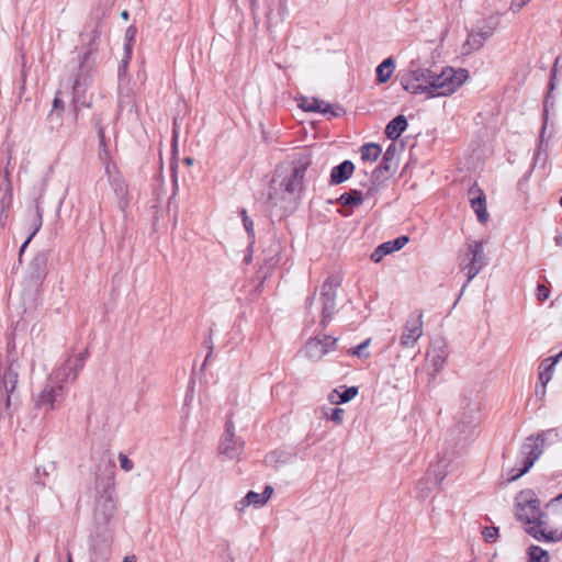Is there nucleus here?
<instances>
[{"label": "nucleus", "mask_w": 562, "mask_h": 562, "mask_svg": "<svg viewBox=\"0 0 562 562\" xmlns=\"http://www.w3.org/2000/svg\"><path fill=\"white\" fill-rule=\"evenodd\" d=\"M240 215H241V218H243V224H244L245 231H246V233L248 235V238H249V247H251L252 244L255 243L254 222H252V220H250L248 217L246 210H243L240 212Z\"/></svg>", "instance_id": "28"}, {"label": "nucleus", "mask_w": 562, "mask_h": 562, "mask_svg": "<svg viewBox=\"0 0 562 562\" xmlns=\"http://www.w3.org/2000/svg\"><path fill=\"white\" fill-rule=\"evenodd\" d=\"M244 441L235 435V427L227 422L217 447V458L221 462H238L244 452Z\"/></svg>", "instance_id": "5"}, {"label": "nucleus", "mask_w": 562, "mask_h": 562, "mask_svg": "<svg viewBox=\"0 0 562 562\" xmlns=\"http://www.w3.org/2000/svg\"><path fill=\"white\" fill-rule=\"evenodd\" d=\"M64 110H65V104H64L63 100L59 98V92H57V94L53 101V109L49 113V117L53 119L54 116H56L57 119H60Z\"/></svg>", "instance_id": "32"}, {"label": "nucleus", "mask_w": 562, "mask_h": 562, "mask_svg": "<svg viewBox=\"0 0 562 562\" xmlns=\"http://www.w3.org/2000/svg\"><path fill=\"white\" fill-rule=\"evenodd\" d=\"M267 199L268 201L273 204V205H277L278 203V200H279V192H278V188H276L274 186H271L268 191H267Z\"/></svg>", "instance_id": "42"}, {"label": "nucleus", "mask_w": 562, "mask_h": 562, "mask_svg": "<svg viewBox=\"0 0 562 562\" xmlns=\"http://www.w3.org/2000/svg\"><path fill=\"white\" fill-rule=\"evenodd\" d=\"M528 557V562H549L550 560L548 552L538 546L529 547Z\"/></svg>", "instance_id": "26"}, {"label": "nucleus", "mask_w": 562, "mask_h": 562, "mask_svg": "<svg viewBox=\"0 0 562 562\" xmlns=\"http://www.w3.org/2000/svg\"><path fill=\"white\" fill-rule=\"evenodd\" d=\"M371 342V339H367L363 342H361L359 346H357L355 349L351 350V355L358 356L359 358L367 359L370 355L369 352H366V349L369 347Z\"/></svg>", "instance_id": "34"}, {"label": "nucleus", "mask_w": 562, "mask_h": 562, "mask_svg": "<svg viewBox=\"0 0 562 562\" xmlns=\"http://www.w3.org/2000/svg\"><path fill=\"white\" fill-rule=\"evenodd\" d=\"M126 105L128 106V110L132 111L134 109V101L132 98H130L127 101H126Z\"/></svg>", "instance_id": "49"}, {"label": "nucleus", "mask_w": 562, "mask_h": 562, "mask_svg": "<svg viewBox=\"0 0 562 562\" xmlns=\"http://www.w3.org/2000/svg\"><path fill=\"white\" fill-rule=\"evenodd\" d=\"M353 169V164L349 160H345L331 170L330 182L334 184L342 183L351 177Z\"/></svg>", "instance_id": "16"}, {"label": "nucleus", "mask_w": 562, "mask_h": 562, "mask_svg": "<svg viewBox=\"0 0 562 562\" xmlns=\"http://www.w3.org/2000/svg\"><path fill=\"white\" fill-rule=\"evenodd\" d=\"M468 78L469 72L463 68L445 67L440 72L434 71L432 85H430V99L452 94Z\"/></svg>", "instance_id": "3"}, {"label": "nucleus", "mask_w": 562, "mask_h": 562, "mask_svg": "<svg viewBox=\"0 0 562 562\" xmlns=\"http://www.w3.org/2000/svg\"><path fill=\"white\" fill-rule=\"evenodd\" d=\"M119 462H120V467L125 471V472H130L133 470L134 468V463L131 459H128V457L124 453H120L119 454Z\"/></svg>", "instance_id": "37"}, {"label": "nucleus", "mask_w": 562, "mask_h": 562, "mask_svg": "<svg viewBox=\"0 0 562 562\" xmlns=\"http://www.w3.org/2000/svg\"><path fill=\"white\" fill-rule=\"evenodd\" d=\"M407 127V120L404 115H397L385 127V135L390 139H397Z\"/></svg>", "instance_id": "18"}, {"label": "nucleus", "mask_w": 562, "mask_h": 562, "mask_svg": "<svg viewBox=\"0 0 562 562\" xmlns=\"http://www.w3.org/2000/svg\"><path fill=\"white\" fill-rule=\"evenodd\" d=\"M38 482L42 484V485H45V480L44 479H41V476L38 477Z\"/></svg>", "instance_id": "57"}, {"label": "nucleus", "mask_w": 562, "mask_h": 562, "mask_svg": "<svg viewBox=\"0 0 562 562\" xmlns=\"http://www.w3.org/2000/svg\"><path fill=\"white\" fill-rule=\"evenodd\" d=\"M560 205L562 206V195H561V199H560Z\"/></svg>", "instance_id": "59"}, {"label": "nucleus", "mask_w": 562, "mask_h": 562, "mask_svg": "<svg viewBox=\"0 0 562 562\" xmlns=\"http://www.w3.org/2000/svg\"><path fill=\"white\" fill-rule=\"evenodd\" d=\"M360 154L363 161L373 162L382 154V148L375 143H368L361 147Z\"/></svg>", "instance_id": "22"}, {"label": "nucleus", "mask_w": 562, "mask_h": 562, "mask_svg": "<svg viewBox=\"0 0 562 562\" xmlns=\"http://www.w3.org/2000/svg\"><path fill=\"white\" fill-rule=\"evenodd\" d=\"M443 477H445V474H440V476H438V477L436 479V483H437V484H440V483H441V481L443 480Z\"/></svg>", "instance_id": "52"}, {"label": "nucleus", "mask_w": 562, "mask_h": 562, "mask_svg": "<svg viewBox=\"0 0 562 562\" xmlns=\"http://www.w3.org/2000/svg\"><path fill=\"white\" fill-rule=\"evenodd\" d=\"M103 166H104V171L109 177V180L112 183L120 182V177L117 175L116 166L111 160H106L105 164H103Z\"/></svg>", "instance_id": "33"}, {"label": "nucleus", "mask_w": 562, "mask_h": 562, "mask_svg": "<svg viewBox=\"0 0 562 562\" xmlns=\"http://www.w3.org/2000/svg\"><path fill=\"white\" fill-rule=\"evenodd\" d=\"M392 252V249H391V241H387V243H384L382 245H380L371 255V259L374 261V262H379L382 260V258L389 254Z\"/></svg>", "instance_id": "31"}, {"label": "nucleus", "mask_w": 562, "mask_h": 562, "mask_svg": "<svg viewBox=\"0 0 562 562\" xmlns=\"http://www.w3.org/2000/svg\"><path fill=\"white\" fill-rule=\"evenodd\" d=\"M445 362H446V355L443 351L431 357V364L436 371L440 370Z\"/></svg>", "instance_id": "38"}, {"label": "nucleus", "mask_w": 562, "mask_h": 562, "mask_svg": "<svg viewBox=\"0 0 562 562\" xmlns=\"http://www.w3.org/2000/svg\"><path fill=\"white\" fill-rule=\"evenodd\" d=\"M536 295H537V299H538L539 301H544V300H547V299L549 297V295H550V290H549L546 285H543V284H539V285L537 286V293H536Z\"/></svg>", "instance_id": "44"}, {"label": "nucleus", "mask_w": 562, "mask_h": 562, "mask_svg": "<svg viewBox=\"0 0 562 562\" xmlns=\"http://www.w3.org/2000/svg\"><path fill=\"white\" fill-rule=\"evenodd\" d=\"M105 503L108 504L109 510L112 512L114 509V505H113L111 496H108L105 498Z\"/></svg>", "instance_id": "47"}, {"label": "nucleus", "mask_w": 562, "mask_h": 562, "mask_svg": "<svg viewBox=\"0 0 562 562\" xmlns=\"http://www.w3.org/2000/svg\"><path fill=\"white\" fill-rule=\"evenodd\" d=\"M562 358V351L552 359H547L541 363V371L539 373V380L543 386H546L552 379V369Z\"/></svg>", "instance_id": "20"}, {"label": "nucleus", "mask_w": 562, "mask_h": 562, "mask_svg": "<svg viewBox=\"0 0 562 562\" xmlns=\"http://www.w3.org/2000/svg\"><path fill=\"white\" fill-rule=\"evenodd\" d=\"M557 436L553 430H548L539 434L535 439L528 438L522 446L524 465L517 474L513 475L509 481H515L521 475L527 473L533 463L539 459L543 452V446L548 436Z\"/></svg>", "instance_id": "7"}, {"label": "nucleus", "mask_w": 562, "mask_h": 562, "mask_svg": "<svg viewBox=\"0 0 562 562\" xmlns=\"http://www.w3.org/2000/svg\"><path fill=\"white\" fill-rule=\"evenodd\" d=\"M469 201L472 210L476 214L479 222L486 223L488 220L486 198L483 190L477 184H473L469 189Z\"/></svg>", "instance_id": "12"}, {"label": "nucleus", "mask_w": 562, "mask_h": 562, "mask_svg": "<svg viewBox=\"0 0 562 562\" xmlns=\"http://www.w3.org/2000/svg\"><path fill=\"white\" fill-rule=\"evenodd\" d=\"M434 70L422 67L417 63H411L409 68L402 75L403 89L412 94H425L430 99Z\"/></svg>", "instance_id": "4"}, {"label": "nucleus", "mask_w": 562, "mask_h": 562, "mask_svg": "<svg viewBox=\"0 0 562 562\" xmlns=\"http://www.w3.org/2000/svg\"><path fill=\"white\" fill-rule=\"evenodd\" d=\"M395 69V63L390 57L384 59L378 67H376V80L380 83L386 82L393 75Z\"/></svg>", "instance_id": "21"}, {"label": "nucleus", "mask_w": 562, "mask_h": 562, "mask_svg": "<svg viewBox=\"0 0 562 562\" xmlns=\"http://www.w3.org/2000/svg\"><path fill=\"white\" fill-rule=\"evenodd\" d=\"M135 36H136V27L133 25L128 26L125 31V44L124 45H130V48H132Z\"/></svg>", "instance_id": "41"}, {"label": "nucleus", "mask_w": 562, "mask_h": 562, "mask_svg": "<svg viewBox=\"0 0 562 562\" xmlns=\"http://www.w3.org/2000/svg\"><path fill=\"white\" fill-rule=\"evenodd\" d=\"M499 24V21L495 16H488L486 19H483L481 21H477L475 26L473 27L477 33H480L481 36L484 37L485 41H487L494 32L497 30Z\"/></svg>", "instance_id": "17"}, {"label": "nucleus", "mask_w": 562, "mask_h": 562, "mask_svg": "<svg viewBox=\"0 0 562 562\" xmlns=\"http://www.w3.org/2000/svg\"><path fill=\"white\" fill-rule=\"evenodd\" d=\"M531 0H513L510 3V10L514 13L519 12L527 3H529Z\"/></svg>", "instance_id": "45"}, {"label": "nucleus", "mask_w": 562, "mask_h": 562, "mask_svg": "<svg viewBox=\"0 0 562 562\" xmlns=\"http://www.w3.org/2000/svg\"><path fill=\"white\" fill-rule=\"evenodd\" d=\"M99 142H100V151H99V158L102 161V164H105L106 160H111L110 151L105 145V137H104V131L103 128H99L98 132Z\"/></svg>", "instance_id": "29"}, {"label": "nucleus", "mask_w": 562, "mask_h": 562, "mask_svg": "<svg viewBox=\"0 0 562 562\" xmlns=\"http://www.w3.org/2000/svg\"><path fill=\"white\" fill-rule=\"evenodd\" d=\"M244 260L246 263H249L251 261V254L247 255Z\"/></svg>", "instance_id": "54"}, {"label": "nucleus", "mask_w": 562, "mask_h": 562, "mask_svg": "<svg viewBox=\"0 0 562 562\" xmlns=\"http://www.w3.org/2000/svg\"><path fill=\"white\" fill-rule=\"evenodd\" d=\"M82 353L69 357L47 379L44 389L35 398L36 406L45 412L57 409L65 401L68 385L72 383L85 366Z\"/></svg>", "instance_id": "1"}, {"label": "nucleus", "mask_w": 562, "mask_h": 562, "mask_svg": "<svg viewBox=\"0 0 562 562\" xmlns=\"http://www.w3.org/2000/svg\"><path fill=\"white\" fill-rule=\"evenodd\" d=\"M553 503H554L557 506H561V505H562V494H560L559 496H557V497L553 499Z\"/></svg>", "instance_id": "48"}, {"label": "nucleus", "mask_w": 562, "mask_h": 562, "mask_svg": "<svg viewBox=\"0 0 562 562\" xmlns=\"http://www.w3.org/2000/svg\"><path fill=\"white\" fill-rule=\"evenodd\" d=\"M337 339L323 335L311 338L303 348L304 356L311 361H319L325 355L333 350Z\"/></svg>", "instance_id": "10"}, {"label": "nucleus", "mask_w": 562, "mask_h": 562, "mask_svg": "<svg viewBox=\"0 0 562 562\" xmlns=\"http://www.w3.org/2000/svg\"><path fill=\"white\" fill-rule=\"evenodd\" d=\"M344 205H359L362 202V194L359 191H352L340 196Z\"/></svg>", "instance_id": "30"}, {"label": "nucleus", "mask_w": 562, "mask_h": 562, "mask_svg": "<svg viewBox=\"0 0 562 562\" xmlns=\"http://www.w3.org/2000/svg\"><path fill=\"white\" fill-rule=\"evenodd\" d=\"M42 226V211L41 209L37 206L36 207V223H35V227H34V231L33 233L30 235V237L25 240V243L22 245L21 247V251H23L25 249V247L27 246V244L30 243V240L34 237V235L38 232V229L41 228Z\"/></svg>", "instance_id": "35"}, {"label": "nucleus", "mask_w": 562, "mask_h": 562, "mask_svg": "<svg viewBox=\"0 0 562 562\" xmlns=\"http://www.w3.org/2000/svg\"><path fill=\"white\" fill-rule=\"evenodd\" d=\"M299 105L306 112H319L333 116L338 115V112L334 110L331 104L316 98H302Z\"/></svg>", "instance_id": "14"}, {"label": "nucleus", "mask_w": 562, "mask_h": 562, "mask_svg": "<svg viewBox=\"0 0 562 562\" xmlns=\"http://www.w3.org/2000/svg\"><path fill=\"white\" fill-rule=\"evenodd\" d=\"M293 172L289 178L285 190L286 192L299 196L303 191V179L306 169L311 165V153L307 148L300 149L293 158Z\"/></svg>", "instance_id": "8"}, {"label": "nucleus", "mask_w": 562, "mask_h": 562, "mask_svg": "<svg viewBox=\"0 0 562 562\" xmlns=\"http://www.w3.org/2000/svg\"><path fill=\"white\" fill-rule=\"evenodd\" d=\"M67 562H74L70 553L67 557Z\"/></svg>", "instance_id": "58"}, {"label": "nucleus", "mask_w": 562, "mask_h": 562, "mask_svg": "<svg viewBox=\"0 0 562 562\" xmlns=\"http://www.w3.org/2000/svg\"><path fill=\"white\" fill-rule=\"evenodd\" d=\"M358 393L356 387L346 389L342 393L333 391L329 395V401L334 404L346 403L352 400Z\"/></svg>", "instance_id": "25"}, {"label": "nucleus", "mask_w": 562, "mask_h": 562, "mask_svg": "<svg viewBox=\"0 0 562 562\" xmlns=\"http://www.w3.org/2000/svg\"><path fill=\"white\" fill-rule=\"evenodd\" d=\"M340 285V280L336 276H329L321 286L318 296L314 295L308 301V314L319 313L321 325L325 328L333 319L336 307V291Z\"/></svg>", "instance_id": "2"}, {"label": "nucleus", "mask_w": 562, "mask_h": 562, "mask_svg": "<svg viewBox=\"0 0 562 562\" xmlns=\"http://www.w3.org/2000/svg\"><path fill=\"white\" fill-rule=\"evenodd\" d=\"M345 411L341 408H333L330 414L327 416L330 420L336 424H341L344 420Z\"/></svg>", "instance_id": "40"}, {"label": "nucleus", "mask_w": 562, "mask_h": 562, "mask_svg": "<svg viewBox=\"0 0 562 562\" xmlns=\"http://www.w3.org/2000/svg\"><path fill=\"white\" fill-rule=\"evenodd\" d=\"M498 537V528L496 527H485L483 530V538L487 542H493Z\"/></svg>", "instance_id": "36"}, {"label": "nucleus", "mask_w": 562, "mask_h": 562, "mask_svg": "<svg viewBox=\"0 0 562 562\" xmlns=\"http://www.w3.org/2000/svg\"><path fill=\"white\" fill-rule=\"evenodd\" d=\"M131 58H132V48H130V45H124V56L121 60L120 72L124 71L126 69Z\"/></svg>", "instance_id": "39"}, {"label": "nucleus", "mask_w": 562, "mask_h": 562, "mask_svg": "<svg viewBox=\"0 0 562 562\" xmlns=\"http://www.w3.org/2000/svg\"><path fill=\"white\" fill-rule=\"evenodd\" d=\"M124 104H125V101H124V100H121V101H120V109H121V110H123V109H124V106H125Z\"/></svg>", "instance_id": "56"}, {"label": "nucleus", "mask_w": 562, "mask_h": 562, "mask_svg": "<svg viewBox=\"0 0 562 562\" xmlns=\"http://www.w3.org/2000/svg\"><path fill=\"white\" fill-rule=\"evenodd\" d=\"M89 82V76L83 74L78 75V77L75 79L72 85V101L76 106H89L85 100Z\"/></svg>", "instance_id": "15"}, {"label": "nucleus", "mask_w": 562, "mask_h": 562, "mask_svg": "<svg viewBox=\"0 0 562 562\" xmlns=\"http://www.w3.org/2000/svg\"><path fill=\"white\" fill-rule=\"evenodd\" d=\"M407 243H408V238L406 236H401V237L396 238L394 241H391V249H392V251L400 250Z\"/></svg>", "instance_id": "43"}, {"label": "nucleus", "mask_w": 562, "mask_h": 562, "mask_svg": "<svg viewBox=\"0 0 562 562\" xmlns=\"http://www.w3.org/2000/svg\"><path fill=\"white\" fill-rule=\"evenodd\" d=\"M274 490L271 485H266L261 493L248 491L241 498L235 502L234 510L244 516L251 509H259L263 507L273 495Z\"/></svg>", "instance_id": "9"}, {"label": "nucleus", "mask_w": 562, "mask_h": 562, "mask_svg": "<svg viewBox=\"0 0 562 562\" xmlns=\"http://www.w3.org/2000/svg\"><path fill=\"white\" fill-rule=\"evenodd\" d=\"M395 150L390 146L383 155V159L379 167L374 170L373 176L378 177L383 171L389 172L392 169Z\"/></svg>", "instance_id": "24"}, {"label": "nucleus", "mask_w": 562, "mask_h": 562, "mask_svg": "<svg viewBox=\"0 0 562 562\" xmlns=\"http://www.w3.org/2000/svg\"><path fill=\"white\" fill-rule=\"evenodd\" d=\"M111 557V549L109 544L99 547L91 546L90 548V562H108Z\"/></svg>", "instance_id": "23"}, {"label": "nucleus", "mask_w": 562, "mask_h": 562, "mask_svg": "<svg viewBox=\"0 0 562 562\" xmlns=\"http://www.w3.org/2000/svg\"><path fill=\"white\" fill-rule=\"evenodd\" d=\"M560 59H561L560 57H558V58L555 59L554 65H553L552 70H551V75H550V85H549L550 90H553V89H554V80H555V78H557L558 65H559V63H560Z\"/></svg>", "instance_id": "46"}, {"label": "nucleus", "mask_w": 562, "mask_h": 562, "mask_svg": "<svg viewBox=\"0 0 562 562\" xmlns=\"http://www.w3.org/2000/svg\"><path fill=\"white\" fill-rule=\"evenodd\" d=\"M90 56V53H86L85 56H83V59L81 61V67L83 66V64L86 63V60L89 58Z\"/></svg>", "instance_id": "51"}, {"label": "nucleus", "mask_w": 562, "mask_h": 562, "mask_svg": "<svg viewBox=\"0 0 562 562\" xmlns=\"http://www.w3.org/2000/svg\"><path fill=\"white\" fill-rule=\"evenodd\" d=\"M123 562H135V557H125Z\"/></svg>", "instance_id": "50"}, {"label": "nucleus", "mask_w": 562, "mask_h": 562, "mask_svg": "<svg viewBox=\"0 0 562 562\" xmlns=\"http://www.w3.org/2000/svg\"><path fill=\"white\" fill-rule=\"evenodd\" d=\"M423 318L422 315L409 317L403 328L400 337V346L403 349H413L423 336Z\"/></svg>", "instance_id": "11"}, {"label": "nucleus", "mask_w": 562, "mask_h": 562, "mask_svg": "<svg viewBox=\"0 0 562 562\" xmlns=\"http://www.w3.org/2000/svg\"><path fill=\"white\" fill-rule=\"evenodd\" d=\"M486 265L483 241L475 240L467 245V251L460 258V270L470 282Z\"/></svg>", "instance_id": "6"}, {"label": "nucleus", "mask_w": 562, "mask_h": 562, "mask_svg": "<svg viewBox=\"0 0 562 562\" xmlns=\"http://www.w3.org/2000/svg\"><path fill=\"white\" fill-rule=\"evenodd\" d=\"M542 525L543 522L541 521L540 518L539 520H536L533 524H527L526 531L537 540L549 539V537L544 532Z\"/></svg>", "instance_id": "27"}, {"label": "nucleus", "mask_w": 562, "mask_h": 562, "mask_svg": "<svg viewBox=\"0 0 562 562\" xmlns=\"http://www.w3.org/2000/svg\"><path fill=\"white\" fill-rule=\"evenodd\" d=\"M516 515L520 521L527 525L539 520L543 513L540 509V502L537 498H530L526 499L525 503L518 504Z\"/></svg>", "instance_id": "13"}, {"label": "nucleus", "mask_w": 562, "mask_h": 562, "mask_svg": "<svg viewBox=\"0 0 562 562\" xmlns=\"http://www.w3.org/2000/svg\"><path fill=\"white\" fill-rule=\"evenodd\" d=\"M121 16L124 19V20H127L128 19V12L127 11H123L121 13Z\"/></svg>", "instance_id": "53"}, {"label": "nucleus", "mask_w": 562, "mask_h": 562, "mask_svg": "<svg viewBox=\"0 0 562 562\" xmlns=\"http://www.w3.org/2000/svg\"><path fill=\"white\" fill-rule=\"evenodd\" d=\"M485 40L474 29H472L462 46L464 54H471L472 52L479 50L483 47Z\"/></svg>", "instance_id": "19"}, {"label": "nucleus", "mask_w": 562, "mask_h": 562, "mask_svg": "<svg viewBox=\"0 0 562 562\" xmlns=\"http://www.w3.org/2000/svg\"><path fill=\"white\" fill-rule=\"evenodd\" d=\"M184 162L190 166V165L193 164V159L192 158H186Z\"/></svg>", "instance_id": "55"}]
</instances>
